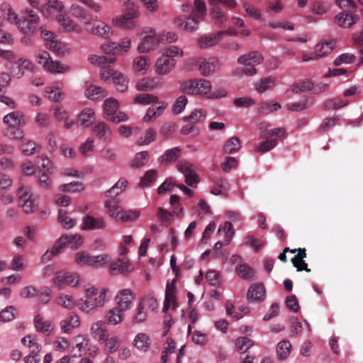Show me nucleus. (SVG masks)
Returning a JSON list of instances; mask_svg holds the SVG:
<instances>
[{"mask_svg": "<svg viewBox=\"0 0 363 363\" xmlns=\"http://www.w3.org/2000/svg\"><path fill=\"white\" fill-rule=\"evenodd\" d=\"M84 296L78 299V310L85 315H93L104 308L110 301L108 287L97 288L92 284L83 286Z\"/></svg>", "mask_w": 363, "mask_h": 363, "instance_id": "1", "label": "nucleus"}, {"mask_svg": "<svg viewBox=\"0 0 363 363\" xmlns=\"http://www.w3.org/2000/svg\"><path fill=\"white\" fill-rule=\"evenodd\" d=\"M206 6L204 0H194V8L189 16H179L174 18V25L176 28L193 33L199 29V24L205 19Z\"/></svg>", "mask_w": 363, "mask_h": 363, "instance_id": "2", "label": "nucleus"}, {"mask_svg": "<svg viewBox=\"0 0 363 363\" xmlns=\"http://www.w3.org/2000/svg\"><path fill=\"white\" fill-rule=\"evenodd\" d=\"M212 89L209 80L202 78L188 79L179 84V90L186 94L207 98Z\"/></svg>", "mask_w": 363, "mask_h": 363, "instance_id": "3", "label": "nucleus"}, {"mask_svg": "<svg viewBox=\"0 0 363 363\" xmlns=\"http://www.w3.org/2000/svg\"><path fill=\"white\" fill-rule=\"evenodd\" d=\"M110 260L111 257L108 254L91 255L85 250L78 251L74 257V263L80 267L101 268L106 265Z\"/></svg>", "mask_w": 363, "mask_h": 363, "instance_id": "4", "label": "nucleus"}, {"mask_svg": "<svg viewBox=\"0 0 363 363\" xmlns=\"http://www.w3.org/2000/svg\"><path fill=\"white\" fill-rule=\"evenodd\" d=\"M107 208V213L109 217L119 222H129L137 220L140 216V212L134 210H124L118 201L111 199L106 201L104 203Z\"/></svg>", "mask_w": 363, "mask_h": 363, "instance_id": "5", "label": "nucleus"}, {"mask_svg": "<svg viewBox=\"0 0 363 363\" xmlns=\"http://www.w3.org/2000/svg\"><path fill=\"white\" fill-rule=\"evenodd\" d=\"M260 137L266 139L255 147V151L267 152L275 147L278 144V139L285 136V130L281 128L274 129L262 130V124L260 125Z\"/></svg>", "mask_w": 363, "mask_h": 363, "instance_id": "6", "label": "nucleus"}, {"mask_svg": "<svg viewBox=\"0 0 363 363\" xmlns=\"http://www.w3.org/2000/svg\"><path fill=\"white\" fill-rule=\"evenodd\" d=\"M82 282L83 279L79 273L65 269L56 272L52 279V285L59 289H62L65 286L77 288Z\"/></svg>", "mask_w": 363, "mask_h": 363, "instance_id": "7", "label": "nucleus"}, {"mask_svg": "<svg viewBox=\"0 0 363 363\" xmlns=\"http://www.w3.org/2000/svg\"><path fill=\"white\" fill-rule=\"evenodd\" d=\"M40 33L45 47L52 52L59 55H65L70 52L67 45L62 42L54 33L41 27Z\"/></svg>", "mask_w": 363, "mask_h": 363, "instance_id": "8", "label": "nucleus"}, {"mask_svg": "<svg viewBox=\"0 0 363 363\" xmlns=\"http://www.w3.org/2000/svg\"><path fill=\"white\" fill-rule=\"evenodd\" d=\"M118 107L119 104L116 99H106L104 102L105 118L116 123L126 121L128 119V116L125 113L118 111Z\"/></svg>", "mask_w": 363, "mask_h": 363, "instance_id": "9", "label": "nucleus"}, {"mask_svg": "<svg viewBox=\"0 0 363 363\" xmlns=\"http://www.w3.org/2000/svg\"><path fill=\"white\" fill-rule=\"evenodd\" d=\"M84 26L89 33L100 38L107 39L113 35L111 27L101 20L90 18L84 22Z\"/></svg>", "mask_w": 363, "mask_h": 363, "instance_id": "10", "label": "nucleus"}, {"mask_svg": "<svg viewBox=\"0 0 363 363\" xmlns=\"http://www.w3.org/2000/svg\"><path fill=\"white\" fill-rule=\"evenodd\" d=\"M19 203L26 213H32L38 206V199L34 197L28 186H21L18 189Z\"/></svg>", "mask_w": 363, "mask_h": 363, "instance_id": "11", "label": "nucleus"}, {"mask_svg": "<svg viewBox=\"0 0 363 363\" xmlns=\"http://www.w3.org/2000/svg\"><path fill=\"white\" fill-rule=\"evenodd\" d=\"M131 46V40L128 38H123L119 43L108 42L101 45V50L108 56L116 57L127 52Z\"/></svg>", "mask_w": 363, "mask_h": 363, "instance_id": "12", "label": "nucleus"}, {"mask_svg": "<svg viewBox=\"0 0 363 363\" xmlns=\"http://www.w3.org/2000/svg\"><path fill=\"white\" fill-rule=\"evenodd\" d=\"M40 18L32 11H28L25 16L20 18L18 28L25 34L32 35L39 27Z\"/></svg>", "mask_w": 363, "mask_h": 363, "instance_id": "13", "label": "nucleus"}, {"mask_svg": "<svg viewBox=\"0 0 363 363\" xmlns=\"http://www.w3.org/2000/svg\"><path fill=\"white\" fill-rule=\"evenodd\" d=\"M144 33L146 35L143 38V40L137 48L140 53L147 52L154 50L160 43V36L153 29L146 28L144 30Z\"/></svg>", "mask_w": 363, "mask_h": 363, "instance_id": "14", "label": "nucleus"}, {"mask_svg": "<svg viewBox=\"0 0 363 363\" xmlns=\"http://www.w3.org/2000/svg\"><path fill=\"white\" fill-rule=\"evenodd\" d=\"M135 295L130 289H123L118 291L114 301L116 306L123 311H128L133 307Z\"/></svg>", "mask_w": 363, "mask_h": 363, "instance_id": "15", "label": "nucleus"}, {"mask_svg": "<svg viewBox=\"0 0 363 363\" xmlns=\"http://www.w3.org/2000/svg\"><path fill=\"white\" fill-rule=\"evenodd\" d=\"M177 167V169L184 174L186 184L196 187L199 182L196 167L187 161H181Z\"/></svg>", "mask_w": 363, "mask_h": 363, "instance_id": "16", "label": "nucleus"}, {"mask_svg": "<svg viewBox=\"0 0 363 363\" xmlns=\"http://www.w3.org/2000/svg\"><path fill=\"white\" fill-rule=\"evenodd\" d=\"M6 67L9 69L10 73L13 77L21 78L23 76L26 71L33 69V65L32 62L28 59L16 58L12 65H6Z\"/></svg>", "mask_w": 363, "mask_h": 363, "instance_id": "17", "label": "nucleus"}, {"mask_svg": "<svg viewBox=\"0 0 363 363\" xmlns=\"http://www.w3.org/2000/svg\"><path fill=\"white\" fill-rule=\"evenodd\" d=\"M177 61L174 58L162 55L155 61L154 69L156 74L160 76L169 74L176 67Z\"/></svg>", "mask_w": 363, "mask_h": 363, "instance_id": "18", "label": "nucleus"}, {"mask_svg": "<svg viewBox=\"0 0 363 363\" xmlns=\"http://www.w3.org/2000/svg\"><path fill=\"white\" fill-rule=\"evenodd\" d=\"M197 65L201 75L208 77L212 75L220 67V62L217 58L210 57L208 59L200 58L198 60Z\"/></svg>", "mask_w": 363, "mask_h": 363, "instance_id": "19", "label": "nucleus"}, {"mask_svg": "<svg viewBox=\"0 0 363 363\" xmlns=\"http://www.w3.org/2000/svg\"><path fill=\"white\" fill-rule=\"evenodd\" d=\"M177 288L175 286V279H173L171 283H167L166 285L163 311L167 312L170 307L172 309L178 308L179 305L176 299Z\"/></svg>", "mask_w": 363, "mask_h": 363, "instance_id": "20", "label": "nucleus"}, {"mask_svg": "<svg viewBox=\"0 0 363 363\" xmlns=\"http://www.w3.org/2000/svg\"><path fill=\"white\" fill-rule=\"evenodd\" d=\"M56 21L65 32L79 34L83 30L82 27L67 15L59 14L56 16Z\"/></svg>", "mask_w": 363, "mask_h": 363, "instance_id": "21", "label": "nucleus"}, {"mask_svg": "<svg viewBox=\"0 0 363 363\" xmlns=\"http://www.w3.org/2000/svg\"><path fill=\"white\" fill-rule=\"evenodd\" d=\"M164 86V80L160 77H145L140 79L135 84L138 91H152Z\"/></svg>", "mask_w": 363, "mask_h": 363, "instance_id": "22", "label": "nucleus"}, {"mask_svg": "<svg viewBox=\"0 0 363 363\" xmlns=\"http://www.w3.org/2000/svg\"><path fill=\"white\" fill-rule=\"evenodd\" d=\"M81 325V320L76 313H69L67 316L60 323V328L63 333L69 334Z\"/></svg>", "mask_w": 363, "mask_h": 363, "instance_id": "23", "label": "nucleus"}, {"mask_svg": "<svg viewBox=\"0 0 363 363\" xmlns=\"http://www.w3.org/2000/svg\"><path fill=\"white\" fill-rule=\"evenodd\" d=\"M63 84L60 81H55L50 85L47 86L45 89L46 96L48 99L58 102L64 99V93L62 91Z\"/></svg>", "mask_w": 363, "mask_h": 363, "instance_id": "24", "label": "nucleus"}, {"mask_svg": "<svg viewBox=\"0 0 363 363\" xmlns=\"http://www.w3.org/2000/svg\"><path fill=\"white\" fill-rule=\"evenodd\" d=\"M222 39L223 33H210L201 35L197 39V44L201 49H208L217 45Z\"/></svg>", "mask_w": 363, "mask_h": 363, "instance_id": "25", "label": "nucleus"}, {"mask_svg": "<svg viewBox=\"0 0 363 363\" xmlns=\"http://www.w3.org/2000/svg\"><path fill=\"white\" fill-rule=\"evenodd\" d=\"M104 318L108 325L116 326L125 320V311L114 306L106 311Z\"/></svg>", "mask_w": 363, "mask_h": 363, "instance_id": "26", "label": "nucleus"}, {"mask_svg": "<svg viewBox=\"0 0 363 363\" xmlns=\"http://www.w3.org/2000/svg\"><path fill=\"white\" fill-rule=\"evenodd\" d=\"M90 335L99 342H104L108 337L107 329L102 320H96L92 323L90 326Z\"/></svg>", "mask_w": 363, "mask_h": 363, "instance_id": "27", "label": "nucleus"}, {"mask_svg": "<svg viewBox=\"0 0 363 363\" xmlns=\"http://www.w3.org/2000/svg\"><path fill=\"white\" fill-rule=\"evenodd\" d=\"M113 26L126 30H135L138 27V22L133 18L126 16L125 14L116 16L111 19Z\"/></svg>", "mask_w": 363, "mask_h": 363, "instance_id": "28", "label": "nucleus"}, {"mask_svg": "<svg viewBox=\"0 0 363 363\" xmlns=\"http://www.w3.org/2000/svg\"><path fill=\"white\" fill-rule=\"evenodd\" d=\"M157 105L150 106L143 116L145 123H150L160 117L165 110L167 104L164 101L156 102Z\"/></svg>", "mask_w": 363, "mask_h": 363, "instance_id": "29", "label": "nucleus"}, {"mask_svg": "<svg viewBox=\"0 0 363 363\" xmlns=\"http://www.w3.org/2000/svg\"><path fill=\"white\" fill-rule=\"evenodd\" d=\"M266 289L263 284L257 283L250 286L247 298L249 301L260 302L262 301L265 297Z\"/></svg>", "mask_w": 363, "mask_h": 363, "instance_id": "30", "label": "nucleus"}, {"mask_svg": "<svg viewBox=\"0 0 363 363\" xmlns=\"http://www.w3.org/2000/svg\"><path fill=\"white\" fill-rule=\"evenodd\" d=\"M106 222L102 218H95L91 216L83 218L81 228L82 230H101L106 227Z\"/></svg>", "mask_w": 363, "mask_h": 363, "instance_id": "31", "label": "nucleus"}, {"mask_svg": "<svg viewBox=\"0 0 363 363\" xmlns=\"http://www.w3.org/2000/svg\"><path fill=\"white\" fill-rule=\"evenodd\" d=\"M95 119L96 113L91 108H84L77 115V123L84 128L91 125Z\"/></svg>", "mask_w": 363, "mask_h": 363, "instance_id": "32", "label": "nucleus"}, {"mask_svg": "<svg viewBox=\"0 0 363 363\" xmlns=\"http://www.w3.org/2000/svg\"><path fill=\"white\" fill-rule=\"evenodd\" d=\"M3 121L9 125V128L21 127L26 123L25 116L18 111H13L6 114L3 118Z\"/></svg>", "mask_w": 363, "mask_h": 363, "instance_id": "33", "label": "nucleus"}, {"mask_svg": "<svg viewBox=\"0 0 363 363\" xmlns=\"http://www.w3.org/2000/svg\"><path fill=\"white\" fill-rule=\"evenodd\" d=\"M133 267L128 262L123 261L118 259L116 261L112 262L109 266L110 273L113 275L119 274H128L131 272Z\"/></svg>", "mask_w": 363, "mask_h": 363, "instance_id": "34", "label": "nucleus"}, {"mask_svg": "<svg viewBox=\"0 0 363 363\" xmlns=\"http://www.w3.org/2000/svg\"><path fill=\"white\" fill-rule=\"evenodd\" d=\"M60 242H63L65 247L76 250L84 243V238L79 234H67L60 237Z\"/></svg>", "mask_w": 363, "mask_h": 363, "instance_id": "35", "label": "nucleus"}, {"mask_svg": "<svg viewBox=\"0 0 363 363\" xmlns=\"http://www.w3.org/2000/svg\"><path fill=\"white\" fill-rule=\"evenodd\" d=\"M93 133L100 140H108L111 138V128L104 122H98L92 127Z\"/></svg>", "mask_w": 363, "mask_h": 363, "instance_id": "36", "label": "nucleus"}, {"mask_svg": "<svg viewBox=\"0 0 363 363\" xmlns=\"http://www.w3.org/2000/svg\"><path fill=\"white\" fill-rule=\"evenodd\" d=\"M263 61V57L258 52H251L243 55L238 59V63L248 67L259 65Z\"/></svg>", "mask_w": 363, "mask_h": 363, "instance_id": "37", "label": "nucleus"}, {"mask_svg": "<svg viewBox=\"0 0 363 363\" xmlns=\"http://www.w3.org/2000/svg\"><path fill=\"white\" fill-rule=\"evenodd\" d=\"M150 60L145 55H140L134 58L132 67L135 73L144 74L149 69Z\"/></svg>", "mask_w": 363, "mask_h": 363, "instance_id": "38", "label": "nucleus"}, {"mask_svg": "<svg viewBox=\"0 0 363 363\" xmlns=\"http://www.w3.org/2000/svg\"><path fill=\"white\" fill-rule=\"evenodd\" d=\"M55 302L57 306L67 310L73 309L76 306L78 308V300L71 294H61L56 298Z\"/></svg>", "mask_w": 363, "mask_h": 363, "instance_id": "39", "label": "nucleus"}, {"mask_svg": "<svg viewBox=\"0 0 363 363\" xmlns=\"http://www.w3.org/2000/svg\"><path fill=\"white\" fill-rule=\"evenodd\" d=\"M50 9H53L58 12H62L65 9V5L60 0H47L45 4L40 8L41 13L46 18L51 16Z\"/></svg>", "mask_w": 363, "mask_h": 363, "instance_id": "40", "label": "nucleus"}, {"mask_svg": "<svg viewBox=\"0 0 363 363\" xmlns=\"http://www.w3.org/2000/svg\"><path fill=\"white\" fill-rule=\"evenodd\" d=\"M150 343V337L144 333H138L133 341V346L141 352H147Z\"/></svg>", "mask_w": 363, "mask_h": 363, "instance_id": "41", "label": "nucleus"}, {"mask_svg": "<svg viewBox=\"0 0 363 363\" xmlns=\"http://www.w3.org/2000/svg\"><path fill=\"white\" fill-rule=\"evenodd\" d=\"M34 324L37 331L50 335L53 330L52 323L50 320H44L40 315L34 317Z\"/></svg>", "mask_w": 363, "mask_h": 363, "instance_id": "42", "label": "nucleus"}, {"mask_svg": "<svg viewBox=\"0 0 363 363\" xmlns=\"http://www.w3.org/2000/svg\"><path fill=\"white\" fill-rule=\"evenodd\" d=\"M211 21L218 27L224 26L227 22V18L224 11L218 6H213L210 11Z\"/></svg>", "mask_w": 363, "mask_h": 363, "instance_id": "43", "label": "nucleus"}, {"mask_svg": "<svg viewBox=\"0 0 363 363\" xmlns=\"http://www.w3.org/2000/svg\"><path fill=\"white\" fill-rule=\"evenodd\" d=\"M292 346L289 340H283L278 342L276 347L277 357L279 360L287 359L291 352Z\"/></svg>", "mask_w": 363, "mask_h": 363, "instance_id": "44", "label": "nucleus"}, {"mask_svg": "<svg viewBox=\"0 0 363 363\" xmlns=\"http://www.w3.org/2000/svg\"><path fill=\"white\" fill-rule=\"evenodd\" d=\"M277 78L275 77H263L255 84V89L259 93H264L267 89L274 86L277 84Z\"/></svg>", "mask_w": 363, "mask_h": 363, "instance_id": "45", "label": "nucleus"}, {"mask_svg": "<svg viewBox=\"0 0 363 363\" xmlns=\"http://www.w3.org/2000/svg\"><path fill=\"white\" fill-rule=\"evenodd\" d=\"M298 254L291 259V262L297 269V271L305 270L308 272H311V269L308 268L307 264L303 259L306 257V250L299 248L298 250Z\"/></svg>", "mask_w": 363, "mask_h": 363, "instance_id": "46", "label": "nucleus"}, {"mask_svg": "<svg viewBox=\"0 0 363 363\" xmlns=\"http://www.w3.org/2000/svg\"><path fill=\"white\" fill-rule=\"evenodd\" d=\"M123 14L134 20L140 15L138 4L134 0H125L123 2Z\"/></svg>", "mask_w": 363, "mask_h": 363, "instance_id": "47", "label": "nucleus"}, {"mask_svg": "<svg viewBox=\"0 0 363 363\" xmlns=\"http://www.w3.org/2000/svg\"><path fill=\"white\" fill-rule=\"evenodd\" d=\"M213 184L211 193L216 196L225 194L230 188L228 182L223 178H216Z\"/></svg>", "mask_w": 363, "mask_h": 363, "instance_id": "48", "label": "nucleus"}, {"mask_svg": "<svg viewBox=\"0 0 363 363\" xmlns=\"http://www.w3.org/2000/svg\"><path fill=\"white\" fill-rule=\"evenodd\" d=\"M177 216L182 217L183 216V209L181 208L179 211L174 210L172 212L160 207L158 208L157 214V219L162 223H169L171 221L172 217Z\"/></svg>", "mask_w": 363, "mask_h": 363, "instance_id": "49", "label": "nucleus"}, {"mask_svg": "<svg viewBox=\"0 0 363 363\" xmlns=\"http://www.w3.org/2000/svg\"><path fill=\"white\" fill-rule=\"evenodd\" d=\"M335 47V41L330 40L316 45L314 51L316 53V56L320 58L331 52Z\"/></svg>", "mask_w": 363, "mask_h": 363, "instance_id": "50", "label": "nucleus"}, {"mask_svg": "<svg viewBox=\"0 0 363 363\" xmlns=\"http://www.w3.org/2000/svg\"><path fill=\"white\" fill-rule=\"evenodd\" d=\"M117 58L113 56L108 55H90L88 57V61L94 65L101 66L105 64H113L116 62Z\"/></svg>", "mask_w": 363, "mask_h": 363, "instance_id": "51", "label": "nucleus"}, {"mask_svg": "<svg viewBox=\"0 0 363 363\" xmlns=\"http://www.w3.org/2000/svg\"><path fill=\"white\" fill-rule=\"evenodd\" d=\"M128 82L127 77L120 72L115 74L114 78H112L111 81V83L116 86L117 90L121 92L127 90Z\"/></svg>", "mask_w": 363, "mask_h": 363, "instance_id": "52", "label": "nucleus"}, {"mask_svg": "<svg viewBox=\"0 0 363 363\" xmlns=\"http://www.w3.org/2000/svg\"><path fill=\"white\" fill-rule=\"evenodd\" d=\"M35 58L39 65H42L45 70H48V67L52 60L50 55L45 50H38L35 53Z\"/></svg>", "mask_w": 363, "mask_h": 363, "instance_id": "53", "label": "nucleus"}, {"mask_svg": "<svg viewBox=\"0 0 363 363\" xmlns=\"http://www.w3.org/2000/svg\"><path fill=\"white\" fill-rule=\"evenodd\" d=\"M181 148L179 147L167 150L161 156L160 161L162 163H168L176 161L181 155Z\"/></svg>", "mask_w": 363, "mask_h": 363, "instance_id": "54", "label": "nucleus"}, {"mask_svg": "<svg viewBox=\"0 0 363 363\" xmlns=\"http://www.w3.org/2000/svg\"><path fill=\"white\" fill-rule=\"evenodd\" d=\"M70 70L71 67L69 65L62 63L58 60H52L47 71L52 74H65Z\"/></svg>", "mask_w": 363, "mask_h": 363, "instance_id": "55", "label": "nucleus"}, {"mask_svg": "<svg viewBox=\"0 0 363 363\" xmlns=\"http://www.w3.org/2000/svg\"><path fill=\"white\" fill-rule=\"evenodd\" d=\"M147 317L146 308L140 303H138V306L135 308L133 315H132V321L133 323L139 324L144 323Z\"/></svg>", "mask_w": 363, "mask_h": 363, "instance_id": "56", "label": "nucleus"}, {"mask_svg": "<svg viewBox=\"0 0 363 363\" xmlns=\"http://www.w3.org/2000/svg\"><path fill=\"white\" fill-rule=\"evenodd\" d=\"M104 92V89L96 84H91L87 86L85 90V96L91 100H96L101 97Z\"/></svg>", "mask_w": 363, "mask_h": 363, "instance_id": "57", "label": "nucleus"}, {"mask_svg": "<svg viewBox=\"0 0 363 363\" xmlns=\"http://www.w3.org/2000/svg\"><path fill=\"white\" fill-rule=\"evenodd\" d=\"M105 343V350L108 354L116 352L119 349L121 339L116 335L108 337L104 342Z\"/></svg>", "mask_w": 363, "mask_h": 363, "instance_id": "58", "label": "nucleus"}, {"mask_svg": "<svg viewBox=\"0 0 363 363\" xmlns=\"http://www.w3.org/2000/svg\"><path fill=\"white\" fill-rule=\"evenodd\" d=\"M75 342L74 348L77 349L79 352V356H81L82 352H84L89 345V338L86 335H77L74 338Z\"/></svg>", "mask_w": 363, "mask_h": 363, "instance_id": "59", "label": "nucleus"}, {"mask_svg": "<svg viewBox=\"0 0 363 363\" xmlns=\"http://www.w3.org/2000/svg\"><path fill=\"white\" fill-rule=\"evenodd\" d=\"M241 147L240 140L237 137H232L224 145L223 150L225 153L232 154L238 151Z\"/></svg>", "mask_w": 363, "mask_h": 363, "instance_id": "60", "label": "nucleus"}, {"mask_svg": "<svg viewBox=\"0 0 363 363\" xmlns=\"http://www.w3.org/2000/svg\"><path fill=\"white\" fill-rule=\"evenodd\" d=\"M128 181L124 179H119L111 188L106 193L107 196H117L121 194L126 188Z\"/></svg>", "mask_w": 363, "mask_h": 363, "instance_id": "61", "label": "nucleus"}, {"mask_svg": "<svg viewBox=\"0 0 363 363\" xmlns=\"http://www.w3.org/2000/svg\"><path fill=\"white\" fill-rule=\"evenodd\" d=\"M70 11L72 16L79 21H84L87 18V10L79 4H72L70 6Z\"/></svg>", "mask_w": 363, "mask_h": 363, "instance_id": "62", "label": "nucleus"}, {"mask_svg": "<svg viewBox=\"0 0 363 363\" xmlns=\"http://www.w3.org/2000/svg\"><path fill=\"white\" fill-rule=\"evenodd\" d=\"M335 18L338 25L343 28H349L356 23L354 17L347 13H340Z\"/></svg>", "mask_w": 363, "mask_h": 363, "instance_id": "63", "label": "nucleus"}, {"mask_svg": "<svg viewBox=\"0 0 363 363\" xmlns=\"http://www.w3.org/2000/svg\"><path fill=\"white\" fill-rule=\"evenodd\" d=\"M139 303H141L145 308H147L152 311H156L159 307L157 298L152 294L143 296L140 298Z\"/></svg>", "mask_w": 363, "mask_h": 363, "instance_id": "64", "label": "nucleus"}]
</instances>
